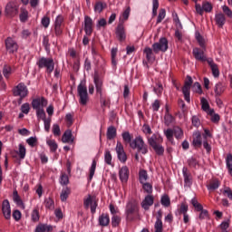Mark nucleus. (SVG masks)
Listing matches in <instances>:
<instances>
[{
    "label": "nucleus",
    "instance_id": "b1692460",
    "mask_svg": "<svg viewBox=\"0 0 232 232\" xmlns=\"http://www.w3.org/2000/svg\"><path fill=\"white\" fill-rule=\"evenodd\" d=\"M192 145L194 148H200L202 146V134L200 131L197 130L193 133Z\"/></svg>",
    "mask_w": 232,
    "mask_h": 232
},
{
    "label": "nucleus",
    "instance_id": "680f3d73",
    "mask_svg": "<svg viewBox=\"0 0 232 232\" xmlns=\"http://www.w3.org/2000/svg\"><path fill=\"white\" fill-rule=\"evenodd\" d=\"M164 88L162 87V83H157L156 87H154L153 92L158 95V97H160L162 95Z\"/></svg>",
    "mask_w": 232,
    "mask_h": 232
},
{
    "label": "nucleus",
    "instance_id": "37998d69",
    "mask_svg": "<svg viewBox=\"0 0 232 232\" xmlns=\"http://www.w3.org/2000/svg\"><path fill=\"white\" fill-rule=\"evenodd\" d=\"M192 92L194 93H198V95H202V93H204V92L202 91V85H200L198 82H194V84L192 85Z\"/></svg>",
    "mask_w": 232,
    "mask_h": 232
},
{
    "label": "nucleus",
    "instance_id": "ea45409f",
    "mask_svg": "<svg viewBox=\"0 0 232 232\" xmlns=\"http://www.w3.org/2000/svg\"><path fill=\"white\" fill-rule=\"evenodd\" d=\"M47 145L49 146L50 151L52 153H55V151H57V148H59V145L57 144L55 140H47Z\"/></svg>",
    "mask_w": 232,
    "mask_h": 232
},
{
    "label": "nucleus",
    "instance_id": "a18cd8bd",
    "mask_svg": "<svg viewBox=\"0 0 232 232\" xmlns=\"http://www.w3.org/2000/svg\"><path fill=\"white\" fill-rule=\"evenodd\" d=\"M161 206H164V208H169L171 204V200L169 199V197L168 195H163L160 199Z\"/></svg>",
    "mask_w": 232,
    "mask_h": 232
},
{
    "label": "nucleus",
    "instance_id": "4d7b16f0",
    "mask_svg": "<svg viewBox=\"0 0 232 232\" xmlns=\"http://www.w3.org/2000/svg\"><path fill=\"white\" fill-rule=\"evenodd\" d=\"M26 142L30 148H35L37 146V137L32 136L26 140Z\"/></svg>",
    "mask_w": 232,
    "mask_h": 232
},
{
    "label": "nucleus",
    "instance_id": "1a4fd4ad",
    "mask_svg": "<svg viewBox=\"0 0 232 232\" xmlns=\"http://www.w3.org/2000/svg\"><path fill=\"white\" fill-rule=\"evenodd\" d=\"M83 206L85 209H91L92 215H95L97 212V199L92 195H88V197L83 199Z\"/></svg>",
    "mask_w": 232,
    "mask_h": 232
},
{
    "label": "nucleus",
    "instance_id": "4c0bfd02",
    "mask_svg": "<svg viewBox=\"0 0 232 232\" xmlns=\"http://www.w3.org/2000/svg\"><path fill=\"white\" fill-rule=\"evenodd\" d=\"M142 189L144 190L147 195H152L153 194V185L149 182L141 183Z\"/></svg>",
    "mask_w": 232,
    "mask_h": 232
},
{
    "label": "nucleus",
    "instance_id": "09e8293b",
    "mask_svg": "<svg viewBox=\"0 0 232 232\" xmlns=\"http://www.w3.org/2000/svg\"><path fill=\"white\" fill-rule=\"evenodd\" d=\"M44 204L47 209H55V203L53 202V199H52V198H45Z\"/></svg>",
    "mask_w": 232,
    "mask_h": 232
},
{
    "label": "nucleus",
    "instance_id": "a878e982",
    "mask_svg": "<svg viewBox=\"0 0 232 232\" xmlns=\"http://www.w3.org/2000/svg\"><path fill=\"white\" fill-rule=\"evenodd\" d=\"M93 82L95 84L97 93L102 96V80L99 77V74H94Z\"/></svg>",
    "mask_w": 232,
    "mask_h": 232
},
{
    "label": "nucleus",
    "instance_id": "4468645a",
    "mask_svg": "<svg viewBox=\"0 0 232 232\" xmlns=\"http://www.w3.org/2000/svg\"><path fill=\"white\" fill-rule=\"evenodd\" d=\"M5 12L6 15L10 17H15L19 14V7L15 5V2H8L5 5Z\"/></svg>",
    "mask_w": 232,
    "mask_h": 232
},
{
    "label": "nucleus",
    "instance_id": "c03bdc74",
    "mask_svg": "<svg viewBox=\"0 0 232 232\" xmlns=\"http://www.w3.org/2000/svg\"><path fill=\"white\" fill-rule=\"evenodd\" d=\"M97 169V161L92 160L91 168H90V174H89V181L92 182L93 179V175H95V169Z\"/></svg>",
    "mask_w": 232,
    "mask_h": 232
},
{
    "label": "nucleus",
    "instance_id": "e2e57ef3",
    "mask_svg": "<svg viewBox=\"0 0 232 232\" xmlns=\"http://www.w3.org/2000/svg\"><path fill=\"white\" fill-rule=\"evenodd\" d=\"M20 110L23 113H24V115H28V113H30V103L24 102L22 104Z\"/></svg>",
    "mask_w": 232,
    "mask_h": 232
},
{
    "label": "nucleus",
    "instance_id": "338daca9",
    "mask_svg": "<svg viewBox=\"0 0 232 232\" xmlns=\"http://www.w3.org/2000/svg\"><path fill=\"white\" fill-rule=\"evenodd\" d=\"M41 24L44 26V28H48V26H50V17L44 16L41 20Z\"/></svg>",
    "mask_w": 232,
    "mask_h": 232
},
{
    "label": "nucleus",
    "instance_id": "7ed1b4c3",
    "mask_svg": "<svg viewBox=\"0 0 232 232\" xmlns=\"http://www.w3.org/2000/svg\"><path fill=\"white\" fill-rule=\"evenodd\" d=\"M36 65L40 69L45 68L47 73H52V72H53L55 69V63L53 62V58L41 57L36 62Z\"/></svg>",
    "mask_w": 232,
    "mask_h": 232
},
{
    "label": "nucleus",
    "instance_id": "de8ad7c7",
    "mask_svg": "<svg viewBox=\"0 0 232 232\" xmlns=\"http://www.w3.org/2000/svg\"><path fill=\"white\" fill-rule=\"evenodd\" d=\"M196 40L198 41L199 46L204 50H206V44L204 41V37H202V35L198 32L196 33Z\"/></svg>",
    "mask_w": 232,
    "mask_h": 232
},
{
    "label": "nucleus",
    "instance_id": "a19ab883",
    "mask_svg": "<svg viewBox=\"0 0 232 232\" xmlns=\"http://www.w3.org/2000/svg\"><path fill=\"white\" fill-rule=\"evenodd\" d=\"M3 75L5 79H10V75H12V67L10 65H7V64L4 65Z\"/></svg>",
    "mask_w": 232,
    "mask_h": 232
},
{
    "label": "nucleus",
    "instance_id": "c85d7f7f",
    "mask_svg": "<svg viewBox=\"0 0 232 232\" xmlns=\"http://www.w3.org/2000/svg\"><path fill=\"white\" fill-rule=\"evenodd\" d=\"M153 49H151L150 47H145V49L143 50V53H145L147 61L151 63L155 61V54L153 53Z\"/></svg>",
    "mask_w": 232,
    "mask_h": 232
},
{
    "label": "nucleus",
    "instance_id": "393cba45",
    "mask_svg": "<svg viewBox=\"0 0 232 232\" xmlns=\"http://www.w3.org/2000/svg\"><path fill=\"white\" fill-rule=\"evenodd\" d=\"M224 92H226V85L221 82H217L214 86L215 97H220Z\"/></svg>",
    "mask_w": 232,
    "mask_h": 232
},
{
    "label": "nucleus",
    "instance_id": "0e129e2a",
    "mask_svg": "<svg viewBox=\"0 0 232 232\" xmlns=\"http://www.w3.org/2000/svg\"><path fill=\"white\" fill-rule=\"evenodd\" d=\"M157 10H159V0H152V16L157 15Z\"/></svg>",
    "mask_w": 232,
    "mask_h": 232
},
{
    "label": "nucleus",
    "instance_id": "0eeeda50",
    "mask_svg": "<svg viewBox=\"0 0 232 232\" xmlns=\"http://www.w3.org/2000/svg\"><path fill=\"white\" fill-rule=\"evenodd\" d=\"M169 42L166 37L160 38L159 42L154 43L152 44V50L154 53H159V52H162L163 53L168 52Z\"/></svg>",
    "mask_w": 232,
    "mask_h": 232
},
{
    "label": "nucleus",
    "instance_id": "aec40b11",
    "mask_svg": "<svg viewBox=\"0 0 232 232\" xmlns=\"http://www.w3.org/2000/svg\"><path fill=\"white\" fill-rule=\"evenodd\" d=\"M153 202H155V198L153 197V195L148 194L147 196H145L141 202V208L145 209V211H148V209H150V208H151V206L153 205Z\"/></svg>",
    "mask_w": 232,
    "mask_h": 232
},
{
    "label": "nucleus",
    "instance_id": "72a5a7b5",
    "mask_svg": "<svg viewBox=\"0 0 232 232\" xmlns=\"http://www.w3.org/2000/svg\"><path fill=\"white\" fill-rule=\"evenodd\" d=\"M208 115L210 116L211 122H214V124H217L220 121V115L218 113H215V109H211Z\"/></svg>",
    "mask_w": 232,
    "mask_h": 232
},
{
    "label": "nucleus",
    "instance_id": "6e6d98bb",
    "mask_svg": "<svg viewBox=\"0 0 232 232\" xmlns=\"http://www.w3.org/2000/svg\"><path fill=\"white\" fill-rule=\"evenodd\" d=\"M111 160H112L111 152H110V150H106L104 153L105 164H108V166H111Z\"/></svg>",
    "mask_w": 232,
    "mask_h": 232
},
{
    "label": "nucleus",
    "instance_id": "bb28decb",
    "mask_svg": "<svg viewBox=\"0 0 232 232\" xmlns=\"http://www.w3.org/2000/svg\"><path fill=\"white\" fill-rule=\"evenodd\" d=\"M53 231V226L48 224L40 223L36 226L34 232H52Z\"/></svg>",
    "mask_w": 232,
    "mask_h": 232
},
{
    "label": "nucleus",
    "instance_id": "cd10ccee",
    "mask_svg": "<svg viewBox=\"0 0 232 232\" xmlns=\"http://www.w3.org/2000/svg\"><path fill=\"white\" fill-rule=\"evenodd\" d=\"M99 225L102 226V227H106L110 226V216L108 214L102 213L98 218Z\"/></svg>",
    "mask_w": 232,
    "mask_h": 232
},
{
    "label": "nucleus",
    "instance_id": "f8f14e48",
    "mask_svg": "<svg viewBox=\"0 0 232 232\" xmlns=\"http://www.w3.org/2000/svg\"><path fill=\"white\" fill-rule=\"evenodd\" d=\"M139 208H137V204L133 201H130L126 205L125 215L128 220H133V214L137 213Z\"/></svg>",
    "mask_w": 232,
    "mask_h": 232
},
{
    "label": "nucleus",
    "instance_id": "7c9ffc66",
    "mask_svg": "<svg viewBox=\"0 0 232 232\" xmlns=\"http://www.w3.org/2000/svg\"><path fill=\"white\" fill-rule=\"evenodd\" d=\"M117 137V129L114 126H110L107 129V139L108 140H113Z\"/></svg>",
    "mask_w": 232,
    "mask_h": 232
},
{
    "label": "nucleus",
    "instance_id": "bf43d9fd",
    "mask_svg": "<svg viewBox=\"0 0 232 232\" xmlns=\"http://www.w3.org/2000/svg\"><path fill=\"white\" fill-rule=\"evenodd\" d=\"M39 210L37 208H34L31 213V219L33 222H39Z\"/></svg>",
    "mask_w": 232,
    "mask_h": 232
},
{
    "label": "nucleus",
    "instance_id": "9d476101",
    "mask_svg": "<svg viewBox=\"0 0 232 232\" xmlns=\"http://www.w3.org/2000/svg\"><path fill=\"white\" fill-rule=\"evenodd\" d=\"M115 151L117 153V158L121 162V164L126 163V160H128V156L126 155V151H124V146L121 141H117Z\"/></svg>",
    "mask_w": 232,
    "mask_h": 232
},
{
    "label": "nucleus",
    "instance_id": "5701e85b",
    "mask_svg": "<svg viewBox=\"0 0 232 232\" xmlns=\"http://www.w3.org/2000/svg\"><path fill=\"white\" fill-rule=\"evenodd\" d=\"M74 140L75 138H73L72 130H65L62 136V142H63V144H73Z\"/></svg>",
    "mask_w": 232,
    "mask_h": 232
},
{
    "label": "nucleus",
    "instance_id": "49530a36",
    "mask_svg": "<svg viewBox=\"0 0 232 232\" xmlns=\"http://www.w3.org/2000/svg\"><path fill=\"white\" fill-rule=\"evenodd\" d=\"M121 137H122L124 142H127L128 144H130V146H131V142L133 140H131V134L130 133V131H123L121 133Z\"/></svg>",
    "mask_w": 232,
    "mask_h": 232
},
{
    "label": "nucleus",
    "instance_id": "2f4dec72",
    "mask_svg": "<svg viewBox=\"0 0 232 232\" xmlns=\"http://www.w3.org/2000/svg\"><path fill=\"white\" fill-rule=\"evenodd\" d=\"M218 188H220V181L218 179H214L210 181L208 185H207L208 191H216V189H218Z\"/></svg>",
    "mask_w": 232,
    "mask_h": 232
},
{
    "label": "nucleus",
    "instance_id": "20e7f679",
    "mask_svg": "<svg viewBox=\"0 0 232 232\" xmlns=\"http://www.w3.org/2000/svg\"><path fill=\"white\" fill-rule=\"evenodd\" d=\"M130 147L132 150H138L142 155H146L148 153V145L144 142V139L142 136H137L132 142H130Z\"/></svg>",
    "mask_w": 232,
    "mask_h": 232
},
{
    "label": "nucleus",
    "instance_id": "f03ea898",
    "mask_svg": "<svg viewBox=\"0 0 232 232\" xmlns=\"http://www.w3.org/2000/svg\"><path fill=\"white\" fill-rule=\"evenodd\" d=\"M14 97H20L18 100V103L21 104L23 102V99L28 97V87L24 82H20L16 86H14L12 90Z\"/></svg>",
    "mask_w": 232,
    "mask_h": 232
},
{
    "label": "nucleus",
    "instance_id": "a211bd4d",
    "mask_svg": "<svg viewBox=\"0 0 232 232\" xmlns=\"http://www.w3.org/2000/svg\"><path fill=\"white\" fill-rule=\"evenodd\" d=\"M192 53L196 61H201L202 63H206V61H208V57H206V53H204V50L198 47H195L192 50Z\"/></svg>",
    "mask_w": 232,
    "mask_h": 232
},
{
    "label": "nucleus",
    "instance_id": "f3484780",
    "mask_svg": "<svg viewBox=\"0 0 232 232\" xmlns=\"http://www.w3.org/2000/svg\"><path fill=\"white\" fill-rule=\"evenodd\" d=\"M2 212L6 220L12 218V208H10V201L8 199H5L2 202Z\"/></svg>",
    "mask_w": 232,
    "mask_h": 232
},
{
    "label": "nucleus",
    "instance_id": "412c9836",
    "mask_svg": "<svg viewBox=\"0 0 232 232\" xmlns=\"http://www.w3.org/2000/svg\"><path fill=\"white\" fill-rule=\"evenodd\" d=\"M116 37L121 42L126 41V30L124 29V24H119L116 28Z\"/></svg>",
    "mask_w": 232,
    "mask_h": 232
},
{
    "label": "nucleus",
    "instance_id": "864d4df0",
    "mask_svg": "<svg viewBox=\"0 0 232 232\" xmlns=\"http://www.w3.org/2000/svg\"><path fill=\"white\" fill-rule=\"evenodd\" d=\"M36 111V117L38 121H45L46 120V112H44V109H40Z\"/></svg>",
    "mask_w": 232,
    "mask_h": 232
},
{
    "label": "nucleus",
    "instance_id": "58836bf2",
    "mask_svg": "<svg viewBox=\"0 0 232 232\" xmlns=\"http://www.w3.org/2000/svg\"><path fill=\"white\" fill-rule=\"evenodd\" d=\"M70 193H71L70 188L66 187V188H63L62 193L60 195V198H61L62 202H66V200H68V197H69Z\"/></svg>",
    "mask_w": 232,
    "mask_h": 232
},
{
    "label": "nucleus",
    "instance_id": "8fccbe9b",
    "mask_svg": "<svg viewBox=\"0 0 232 232\" xmlns=\"http://www.w3.org/2000/svg\"><path fill=\"white\" fill-rule=\"evenodd\" d=\"M130 12H131V8H130V7H127L125 10H124V12L122 13V14H121V24H124V22L125 21H128V19H130Z\"/></svg>",
    "mask_w": 232,
    "mask_h": 232
},
{
    "label": "nucleus",
    "instance_id": "39448f33",
    "mask_svg": "<svg viewBox=\"0 0 232 232\" xmlns=\"http://www.w3.org/2000/svg\"><path fill=\"white\" fill-rule=\"evenodd\" d=\"M77 92H78V97H80V100H79L80 104H82V106H86L88 104V101H90L86 83L82 82L77 87Z\"/></svg>",
    "mask_w": 232,
    "mask_h": 232
},
{
    "label": "nucleus",
    "instance_id": "c9c22d12",
    "mask_svg": "<svg viewBox=\"0 0 232 232\" xmlns=\"http://www.w3.org/2000/svg\"><path fill=\"white\" fill-rule=\"evenodd\" d=\"M215 19L217 24H218L220 27L226 24V16L224 15V14L220 13L216 14Z\"/></svg>",
    "mask_w": 232,
    "mask_h": 232
},
{
    "label": "nucleus",
    "instance_id": "c756f323",
    "mask_svg": "<svg viewBox=\"0 0 232 232\" xmlns=\"http://www.w3.org/2000/svg\"><path fill=\"white\" fill-rule=\"evenodd\" d=\"M13 200L16 206H20L22 208H24V203L23 202V199H21V197L19 196V193L16 189L13 191Z\"/></svg>",
    "mask_w": 232,
    "mask_h": 232
},
{
    "label": "nucleus",
    "instance_id": "4be33fe9",
    "mask_svg": "<svg viewBox=\"0 0 232 232\" xmlns=\"http://www.w3.org/2000/svg\"><path fill=\"white\" fill-rule=\"evenodd\" d=\"M163 139L160 134L154 133L150 138H148V142L150 146L152 148L153 146H157L158 144H162Z\"/></svg>",
    "mask_w": 232,
    "mask_h": 232
},
{
    "label": "nucleus",
    "instance_id": "69168bd1",
    "mask_svg": "<svg viewBox=\"0 0 232 232\" xmlns=\"http://www.w3.org/2000/svg\"><path fill=\"white\" fill-rule=\"evenodd\" d=\"M203 6V12L209 13L211 10H213V5L209 2H205L202 4Z\"/></svg>",
    "mask_w": 232,
    "mask_h": 232
},
{
    "label": "nucleus",
    "instance_id": "603ef678",
    "mask_svg": "<svg viewBox=\"0 0 232 232\" xmlns=\"http://www.w3.org/2000/svg\"><path fill=\"white\" fill-rule=\"evenodd\" d=\"M166 18V9H160L158 14V18H157V24L162 23V21H164V19Z\"/></svg>",
    "mask_w": 232,
    "mask_h": 232
},
{
    "label": "nucleus",
    "instance_id": "423d86ee",
    "mask_svg": "<svg viewBox=\"0 0 232 232\" xmlns=\"http://www.w3.org/2000/svg\"><path fill=\"white\" fill-rule=\"evenodd\" d=\"M190 204H192L195 211L199 212V220H206V218H209V212L207 209H204V207L198 202V200H197V198H193L190 200Z\"/></svg>",
    "mask_w": 232,
    "mask_h": 232
},
{
    "label": "nucleus",
    "instance_id": "f257e3e1",
    "mask_svg": "<svg viewBox=\"0 0 232 232\" xmlns=\"http://www.w3.org/2000/svg\"><path fill=\"white\" fill-rule=\"evenodd\" d=\"M164 135L170 144L175 145V139L177 140H182V139H184V130L182 128L176 126L173 129L165 130ZM173 137H175V139Z\"/></svg>",
    "mask_w": 232,
    "mask_h": 232
},
{
    "label": "nucleus",
    "instance_id": "9b49d317",
    "mask_svg": "<svg viewBox=\"0 0 232 232\" xmlns=\"http://www.w3.org/2000/svg\"><path fill=\"white\" fill-rule=\"evenodd\" d=\"M5 48L8 53H17V50H19V44H17V42L14 40V38L7 37L5 39Z\"/></svg>",
    "mask_w": 232,
    "mask_h": 232
},
{
    "label": "nucleus",
    "instance_id": "5fc2aeb1",
    "mask_svg": "<svg viewBox=\"0 0 232 232\" xmlns=\"http://www.w3.org/2000/svg\"><path fill=\"white\" fill-rule=\"evenodd\" d=\"M152 149L154 150L155 153H157L158 155L160 156L164 155V148L162 145H160V143H159L158 145H154Z\"/></svg>",
    "mask_w": 232,
    "mask_h": 232
},
{
    "label": "nucleus",
    "instance_id": "6e6552de",
    "mask_svg": "<svg viewBox=\"0 0 232 232\" xmlns=\"http://www.w3.org/2000/svg\"><path fill=\"white\" fill-rule=\"evenodd\" d=\"M193 84V78L191 76H187V81L184 82V86L182 88V93L184 95V99L186 102L189 104L191 102L190 92H191V85Z\"/></svg>",
    "mask_w": 232,
    "mask_h": 232
},
{
    "label": "nucleus",
    "instance_id": "79ce46f5",
    "mask_svg": "<svg viewBox=\"0 0 232 232\" xmlns=\"http://www.w3.org/2000/svg\"><path fill=\"white\" fill-rule=\"evenodd\" d=\"M104 8H106V5L102 2H96L94 5L95 14H101Z\"/></svg>",
    "mask_w": 232,
    "mask_h": 232
},
{
    "label": "nucleus",
    "instance_id": "2eb2a0df",
    "mask_svg": "<svg viewBox=\"0 0 232 232\" xmlns=\"http://www.w3.org/2000/svg\"><path fill=\"white\" fill-rule=\"evenodd\" d=\"M83 30L86 35H92V34L93 33V20L88 15L84 16Z\"/></svg>",
    "mask_w": 232,
    "mask_h": 232
},
{
    "label": "nucleus",
    "instance_id": "ddd939ff",
    "mask_svg": "<svg viewBox=\"0 0 232 232\" xmlns=\"http://www.w3.org/2000/svg\"><path fill=\"white\" fill-rule=\"evenodd\" d=\"M48 105V101L44 97H38L32 101L33 110H44L45 106Z\"/></svg>",
    "mask_w": 232,
    "mask_h": 232
},
{
    "label": "nucleus",
    "instance_id": "052dcab7",
    "mask_svg": "<svg viewBox=\"0 0 232 232\" xmlns=\"http://www.w3.org/2000/svg\"><path fill=\"white\" fill-rule=\"evenodd\" d=\"M119 224H121V217L120 216H112L111 217L112 227H119Z\"/></svg>",
    "mask_w": 232,
    "mask_h": 232
},
{
    "label": "nucleus",
    "instance_id": "6ab92c4d",
    "mask_svg": "<svg viewBox=\"0 0 232 232\" xmlns=\"http://www.w3.org/2000/svg\"><path fill=\"white\" fill-rule=\"evenodd\" d=\"M119 178L122 184H126V182H128V179H130V169H128V166L121 168L119 170Z\"/></svg>",
    "mask_w": 232,
    "mask_h": 232
},
{
    "label": "nucleus",
    "instance_id": "3c124183",
    "mask_svg": "<svg viewBox=\"0 0 232 232\" xmlns=\"http://www.w3.org/2000/svg\"><path fill=\"white\" fill-rule=\"evenodd\" d=\"M230 224H231L230 219H227V220H224L223 222H221V224L219 225L221 232L227 231V229H229Z\"/></svg>",
    "mask_w": 232,
    "mask_h": 232
},
{
    "label": "nucleus",
    "instance_id": "e433bc0d",
    "mask_svg": "<svg viewBox=\"0 0 232 232\" xmlns=\"http://www.w3.org/2000/svg\"><path fill=\"white\" fill-rule=\"evenodd\" d=\"M16 153L20 159L24 160V157H26V147H24L23 143H20Z\"/></svg>",
    "mask_w": 232,
    "mask_h": 232
},
{
    "label": "nucleus",
    "instance_id": "f704fd0d",
    "mask_svg": "<svg viewBox=\"0 0 232 232\" xmlns=\"http://www.w3.org/2000/svg\"><path fill=\"white\" fill-rule=\"evenodd\" d=\"M148 179H149L148 171H146L144 169L140 170V172H139L140 183L144 184V183L148 182Z\"/></svg>",
    "mask_w": 232,
    "mask_h": 232
},
{
    "label": "nucleus",
    "instance_id": "13d9d810",
    "mask_svg": "<svg viewBox=\"0 0 232 232\" xmlns=\"http://www.w3.org/2000/svg\"><path fill=\"white\" fill-rule=\"evenodd\" d=\"M60 184L61 186H68V184H70V179L68 178V175L62 174L60 177Z\"/></svg>",
    "mask_w": 232,
    "mask_h": 232
},
{
    "label": "nucleus",
    "instance_id": "473e14b6",
    "mask_svg": "<svg viewBox=\"0 0 232 232\" xmlns=\"http://www.w3.org/2000/svg\"><path fill=\"white\" fill-rule=\"evenodd\" d=\"M200 104H201V110L205 111L207 114H208L209 111H211V109L209 107V102L206 98L203 97L200 99Z\"/></svg>",
    "mask_w": 232,
    "mask_h": 232
},
{
    "label": "nucleus",
    "instance_id": "774afa93",
    "mask_svg": "<svg viewBox=\"0 0 232 232\" xmlns=\"http://www.w3.org/2000/svg\"><path fill=\"white\" fill-rule=\"evenodd\" d=\"M155 232H162V221L156 220L154 224Z\"/></svg>",
    "mask_w": 232,
    "mask_h": 232
},
{
    "label": "nucleus",
    "instance_id": "dca6fc26",
    "mask_svg": "<svg viewBox=\"0 0 232 232\" xmlns=\"http://www.w3.org/2000/svg\"><path fill=\"white\" fill-rule=\"evenodd\" d=\"M182 175L184 179V187L191 188L193 184V178H191V172L186 167H183Z\"/></svg>",
    "mask_w": 232,
    "mask_h": 232
}]
</instances>
